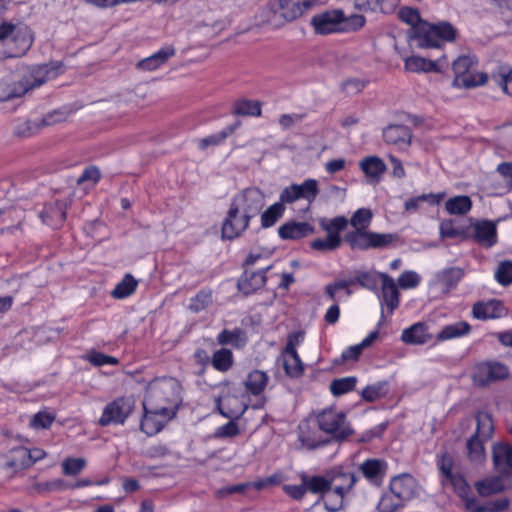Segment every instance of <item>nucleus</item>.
Returning <instances> with one entry per match:
<instances>
[{
  "label": "nucleus",
  "mask_w": 512,
  "mask_h": 512,
  "mask_svg": "<svg viewBox=\"0 0 512 512\" xmlns=\"http://www.w3.org/2000/svg\"><path fill=\"white\" fill-rule=\"evenodd\" d=\"M213 367L219 371H227L233 364L232 352L228 349H220L213 354Z\"/></svg>",
  "instance_id": "nucleus-52"
},
{
  "label": "nucleus",
  "mask_w": 512,
  "mask_h": 512,
  "mask_svg": "<svg viewBox=\"0 0 512 512\" xmlns=\"http://www.w3.org/2000/svg\"><path fill=\"white\" fill-rule=\"evenodd\" d=\"M384 141L405 150L411 143V133L406 126L391 125L383 131Z\"/></svg>",
  "instance_id": "nucleus-25"
},
{
  "label": "nucleus",
  "mask_w": 512,
  "mask_h": 512,
  "mask_svg": "<svg viewBox=\"0 0 512 512\" xmlns=\"http://www.w3.org/2000/svg\"><path fill=\"white\" fill-rule=\"evenodd\" d=\"M54 421V416L47 412H39L32 418L30 425L34 429H46Z\"/></svg>",
  "instance_id": "nucleus-63"
},
{
  "label": "nucleus",
  "mask_w": 512,
  "mask_h": 512,
  "mask_svg": "<svg viewBox=\"0 0 512 512\" xmlns=\"http://www.w3.org/2000/svg\"><path fill=\"white\" fill-rule=\"evenodd\" d=\"M63 71L61 63L53 62L13 72L0 80V102L20 97L46 81L55 79Z\"/></svg>",
  "instance_id": "nucleus-2"
},
{
  "label": "nucleus",
  "mask_w": 512,
  "mask_h": 512,
  "mask_svg": "<svg viewBox=\"0 0 512 512\" xmlns=\"http://www.w3.org/2000/svg\"><path fill=\"white\" fill-rule=\"evenodd\" d=\"M476 434L475 437L487 439L491 436L493 431V423L490 415L485 412H480L476 416Z\"/></svg>",
  "instance_id": "nucleus-47"
},
{
  "label": "nucleus",
  "mask_w": 512,
  "mask_h": 512,
  "mask_svg": "<svg viewBox=\"0 0 512 512\" xmlns=\"http://www.w3.org/2000/svg\"><path fill=\"white\" fill-rule=\"evenodd\" d=\"M357 479L352 472L344 471L342 468H335L329 471L325 476H312V479L308 482L312 493L322 491L328 486L339 487L341 492L348 495Z\"/></svg>",
  "instance_id": "nucleus-8"
},
{
  "label": "nucleus",
  "mask_w": 512,
  "mask_h": 512,
  "mask_svg": "<svg viewBox=\"0 0 512 512\" xmlns=\"http://www.w3.org/2000/svg\"><path fill=\"white\" fill-rule=\"evenodd\" d=\"M509 375L506 365L497 361L481 362L472 369V381L476 386H485L491 382L503 380Z\"/></svg>",
  "instance_id": "nucleus-12"
},
{
  "label": "nucleus",
  "mask_w": 512,
  "mask_h": 512,
  "mask_svg": "<svg viewBox=\"0 0 512 512\" xmlns=\"http://www.w3.org/2000/svg\"><path fill=\"white\" fill-rule=\"evenodd\" d=\"M470 325L465 321H457L444 326L436 335V340L443 342L461 338L470 333Z\"/></svg>",
  "instance_id": "nucleus-32"
},
{
  "label": "nucleus",
  "mask_w": 512,
  "mask_h": 512,
  "mask_svg": "<svg viewBox=\"0 0 512 512\" xmlns=\"http://www.w3.org/2000/svg\"><path fill=\"white\" fill-rule=\"evenodd\" d=\"M379 337L378 330L371 331L359 344L350 346L342 352L343 360H357L363 349L369 347Z\"/></svg>",
  "instance_id": "nucleus-37"
},
{
  "label": "nucleus",
  "mask_w": 512,
  "mask_h": 512,
  "mask_svg": "<svg viewBox=\"0 0 512 512\" xmlns=\"http://www.w3.org/2000/svg\"><path fill=\"white\" fill-rule=\"evenodd\" d=\"M398 16L401 19V21L407 23L412 27L413 35L416 38V28L422 24L426 23L425 21H422L419 15V12L416 9L405 7L401 8L398 12Z\"/></svg>",
  "instance_id": "nucleus-53"
},
{
  "label": "nucleus",
  "mask_w": 512,
  "mask_h": 512,
  "mask_svg": "<svg viewBox=\"0 0 512 512\" xmlns=\"http://www.w3.org/2000/svg\"><path fill=\"white\" fill-rule=\"evenodd\" d=\"M306 10L300 0H274L266 10L265 21L275 27L293 21L302 16Z\"/></svg>",
  "instance_id": "nucleus-7"
},
{
  "label": "nucleus",
  "mask_w": 512,
  "mask_h": 512,
  "mask_svg": "<svg viewBox=\"0 0 512 512\" xmlns=\"http://www.w3.org/2000/svg\"><path fill=\"white\" fill-rule=\"evenodd\" d=\"M315 494L321 495L324 506L329 512L341 510L344 506V500L347 497L346 494L341 492V488L331 486H328Z\"/></svg>",
  "instance_id": "nucleus-31"
},
{
  "label": "nucleus",
  "mask_w": 512,
  "mask_h": 512,
  "mask_svg": "<svg viewBox=\"0 0 512 512\" xmlns=\"http://www.w3.org/2000/svg\"><path fill=\"white\" fill-rule=\"evenodd\" d=\"M495 469L503 475L512 474V447L506 443H496L492 450Z\"/></svg>",
  "instance_id": "nucleus-21"
},
{
  "label": "nucleus",
  "mask_w": 512,
  "mask_h": 512,
  "mask_svg": "<svg viewBox=\"0 0 512 512\" xmlns=\"http://www.w3.org/2000/svg\"><path fill=\"white\" fill-rule=\"evenodd\" d=\"M360 168L372 181H378L386 170V165L377 156H369L360 162Z\"/></svg>",
  "instance_id": "nucleus-33"
},
{
  "label": "nucleus",
  "mask_w": 512,
  "mask_h": 512,
  "mask_svg": "<svg viewBox=\"0 0 512 512\" xmlns=\"http://www.w3.org/2000/svg\"><path fill=\"white\" fill-rule=\"evenodd\" d=\"M474 237L485 247H492L497 242L496 225L490 221H478L473 224Z\"/></svg>",
  "instance_id": "nucleus-26"
},
{
  "label": "nucleus",
  "mask_w": 512,
  "mask_h": 512,
  "mask_svg": "<svg viewBox=\"0 0 512 512\" xmlns=\"http://www.w3.org/2000/svg\"><path fill=\"white\" fill-rule=\"evenodd\" d=\"M495 279L503 286L512 283V262L501 261L495 271Z\"/></svg>",
  "instance_id": "nucleus-56"
},
{
  "label": "nucleus",
  "mask_w": 512,
  "mask_h": 512,
  "mask_svg": "<svg viewBox=\"0 0 512 512\" xmlns=\"http://www.w3.org/2000/svg\"><path fill=\"white\" fill-rule=\"evenodd\" d=\"M299 440L301 444L307 449H314L324 443V441L316 434V432L310 431V425L308 422H303L300 425Z\"/></svg>",
  "instance_id": "nucleus-44"
},
{
  "label": "nucleus",
  "mask_w": 512,
  "mask_h": 512,
  "mask_svg": "<svg viewBox=\"0 0 512 512\" xmlns=\"http://www.w3.org/2000/svg\"><path fill=\"white\" fill-rule=\"evenodd\" d=\"M421 276L413 270H406L402 272L397 278V286L403 290L415 289L421 283Z\"/></svg>",
  "instance_id": "nucleus-49"
},
{
  "label": "nucleus",
  "mask_w": 512,
  "mask_h": 512,
  "mask_svg": "<svg viewBox=\"0 0 512 512\" xmlns=\"http://www.w3.org/2000/svg\"><path fill=\"white\" fill-rule=\"evenodd\" d=\"M472 314L476 319L487 320L501 318L507 314V309L498 300L478 302L473 306Z\"/></svg>",
  "instance_id": "nucleus-22"
},
{
  "label": "nucleus",
  "mask_w": 512,
  "mask_h": 512,
  "mask_svg": "<svg viewBox=\"0 0 512 512\" xmlns=\"http://www.w3.org/2000/svg\"><path fill=\"white\" fill-rule=\"evenodd\" d=\"M212 304V293L201 291L190 301L189 308L194 312H200Z\"/></svg>",
  "instance_id": "nucleus-58"
},
{
  "label": "nucleus",
  "mask_w": 512,
  "mask_h": 512,
  "mask_svg": "<svg viewBox=\"0 0 512 512\" xmlns=\"http://www.w3.org/2000/svg\"><path fill=\"white\" fill-rule=\"evenodd\" d=\"M266 202L265 194L257 187H249L236 193L231 205L251 218L255 217Z\"/></svg>",
  "instance_id": "nucleus-11"
},
{
  "label": "nucleus",
  "mask_w": 512,
  "mask_h": 512,
  "mask_svg": "<svg viewBox=\"0 0 512 512\" xmlns=\"http://www.w3.org/2000/svg\"><path fill=\"white\" fill-rule=\"evenodd\" d=\"M61 466L64 475L76 476L86 467V460L84 458L68 457L63 460Z\"/></svg>",
  "instance_id": "nucleus-55"
},
{
  "label": "nucleus",
  "mask_w": 512,
  "mask_h": 512,
  "mask_svg": "<svg viewBox=\"0 0 512 512\" xmlns=\"http://www.w3.org/2000/svg\"><path fill=\"white\" fill-rule=\"evenodd\" d=\"M371 220V210L368 208H360L352 215L350 224L355 229V231H363L369 227Z\"/></svg>",
  "instance_id": "nucleus-46"
},
{
  "label": "nucleus",
  "mask_w": 512,
  "mask_h": 512,
  "mask_svg": "<svg viewBox=\"0 0 512 512\" xmlns=\"http://www.w3.org/2000/svg\"><path fill=\"white\" fill-rule=\"evenodd\" d=\"M448 67L446 56L430 60L418 55H411L404 59V68L412 73H443Z\"/></svg>",
  "instance_id": "nucleus-14"
},
{
  "label": "nucleus",
  "mask_w": 512,
  "mask_h": 512,
  "mask_svg": "<svg viewBox=\"0 0 512 512\" xmlns=\"http://www.w3.org/2000/svg\"><path fill=\"white\" fill-rule=\"evenodd\" d=\"M250 280L253 281V285L251 287H248V274L246 273L243 279L239 283V288L244 293H250V291L255 290L265 283V277L262 272H255L252 273L250 276Z\"/></svg>",
  "instance_id": "nucleus-59"
},
{
  "label": "nucleus",
  "mask_w": 512,
  "mask_h": 512,
  "mask_svg": "<svg viewBox=\"0 0 512 512\" xmlns=\"http://www.w3.org/2000/svg\"><path fill=\"white\" fill-rule=\"evenodd\" d=\"M299 198L312 203L319 192L318 181L315 179H307L301 184H296Z\"/></svg>",
  "instance_id": "nucleus-45"
},
{
  "label": "nucleus",
  "mask_w": 512,
  "mask_h": 512,
  "mask_svg": "<svg viewBox=\"0 0 512 512\" xmlns=\"http://www.w3.org/2000/svg\"><path fill=\"white\" fill-rule=\"evenodd\" d=\"M447 483H450L452 485L454 491L461 499L467 497V495L471 493L470 486L465 481V479L460 475H454L453 477L446 481V484Z\"/></svg>",
  "instance_id": "nucleus-61"
},
{
  "label": "nucleus",
  "mask_w": 512,
  "mask_h": 512,
  "mask_svg": "<svg viewBox=\"0 0 512 512\" xmlns=\"http://www.w3.org/2000/svg\"><path fill=\"white\" fill-rule=\"evenodd\" d=\"M402 505L396 503L389 495H384L378 503L379 512H399Z\"/></svg>",
  "instance_id": "nucleus-64"
},
{
  "label": "nucleus",
  "mask_w": 512,
  "mask_h": 512,
  "mask_svg": "<svg viewBox=\"0 0 512 512\" xmlns=\"http://www.w3.org/2000/svg\"><path fill=\"white\" fill-rule=\"evenodd\" d=\"M357 383L354 376L335 379L330 384V391L333 395L339 396L352 391Z\"/></svg>",
  "instance_id": "nucleus-50"
},
{
  "label": "nucleus",
  "mask_w": 512,
  "mask_h": 512,
  "mask_svg": "<svg viewBox=\"0 0 512 512\" xmlns=\"http://www.w3.org/2000/svg\"><path fill=\"white\" fill-rule=\"evenodd\" d=\"M175 49L172 46L161 48L153 55L138 62L137 67L143 71H153L164 65L169 58L174 56Z\"/></svg>",
  "instance_id": "nucleus-28"
},
{
  "label": "nucleus",
  "mask_w": 512,
  "mask_h": 512,
  "mask_svg": "<svg viewBox=\"0 0 512 512\" xmlns=\"http://www.w3.org/2000/svg\"><path fill=\"white\" fill-rule=\"evenodd\" d=\"M471 207L472 201L466 195L452 197L445 203V209L451 215H464L471 210Z\"/></svg>",
  "instance_id": "nucleus-38"
},
{
  "label": "nucleus",
  "mask_w": 512,
  "mask_h": 512,
  "mask_svg": "<svg viewBox=\"0 0 512 512\" xmlns=\"http://www.w3.org/2000/svg\"><path fill=\"white\" fill-rule=\"evenodd\" d=\"M351 281L341 280L326 286V293L333 301L347 299L351 295L349 285Z\"/></svg>",
  "instance_id": "nucleus-43"
},
{
  "label": "nucleus",
  "mask_w": 512,
  "mask_h": 512,
  "mask_svg": "<svg viewBox=\"0 0 512 512\" xmlns=\"http://www.w3.org/2000/svg\"><path fill=\"white\" fill-rule=\"evenodd\" d=\"M268 383V376L261 370H254L250 372L245 381L246 389L254 396L255 402L251 403L253 409H262L265 405V398L262 396L264 389Z\"/></svg>",
  "instance_id": "nucleus-19"
},
{
  "label": "nucleus",
  "mask_w": 512,
  "mask_h": 512,
  "mask_svg": "<svg viewBox=\"0 0 512 512\" xmlns=\"http://www.w3.org/2000/svg\"><path fill=\"white\" fill-rule=\"evenodd\" d=\"M312 479V476L303 474L301 476L302 483L300 485H285L283 487L284 492L293 499H301L307 491L312 493L310 484L308 482Z\"/></svg>",
  "instance_id": "nucleus-51"
},
{
  "label": "nucleus",
  "mask_w": 512,
  "mask_h": 512,
  "mask_svg": "<svg viewBox=\"0 0 512 512\" xmlns=\"http://www.w3.org/2000/svg\"><path fill=\"white\" fill-rule=\"evenodd\" d=\"M314 232L307 222L288 221L278 228V235L283 240H299Z\"/></svg>",
  "instance_id": "nucleus-23"
},
{
  "label": "nucleus",
  "mask_w": 512,
  "mask_h": 512,
  "mask_svg": "<svg viewBox=\"0 0 512 512\" xmlns=\"http://www.w3.org/2000/svg\"><path fill=\"white\" fill-rule=\"evenodd\" d=\"M179 393L180 385L174 378H157L148 384L141 420V430L145 434H157L175 416Z\"/></svg>",
  "instance_id": "nucleus-1"
},
{
  "label": "nucleus",
  "mask_w": 512,
  "mask_h": 512,
  "mask_svg": "<svg viewBox=\"0 0 512 512\" xmlns=\"http://www.w3.org/2000/svg\"><path fill=\"white\" fill-rule=\"evenodd\" d=\"M483 439L473 436L467 442L468 455L471 461L481 462L485 459Z\"/></svg>",
  "instance_id": "nucleus-54"
},
{
  "label": "nucleus",
  "mask_w": 512,
  "mask_h": 512,
  "mask_svg": "<svg viewBox=\"0 0 512 512\" xmlns=\"http://www.w3.org/2000/svg\"><path fill=\"white\" fill-rule=\"evenodd\" d=\"M136 400L133 396H122L109 402L103 409L99 418V425H121L131 415L135 408Z\"/></svg>",
  "instance_id": "nucleus-9"
},
{
  "label": "nucleus",
  "mask_w": 512,
  "mask_h": 512,
  "mask_svg": "<svg viewBox=\"0 0 512 512\" xmlns=\"http://www.w3.org/2000/svg\"><path fill=\"white\" fill-rule=\"evenodd\" d=\"M475 488L480 496L488 497L503 491L505 489V483L501 477H488L484 480L477 481Z\"/></svg>",
  "instance_id": "nucleus-35"
},
{
  "label": "nucleus",
  "mask_w": 512,
  "mask_h": 512,
  "mask_svg": "<svg viewBox=\"0 0 512 512\" xmlns=\"http://www.w3.org/2000/svg\"><path fill=\"white\" fill-rule=\"evenodd\" d=\"M491 80L505 94L512 96V69L510 67H497L491 74Z\"/></svg>",
  "instance_id": "nucleus-34"
},
{
  "label": "nucleus",
  "mask_w": 512,
  "mask_h": 512,
  "mask_svg": "<svg viewBox=\"0 0 512 512\" xmlns=\"http://www.w3.org/2000/svg\"><path fill=\"white\" fill-rule=\"evenodd\" d=\"M348 224L347 218L337 216L333 219H321L320 226L329 236H335L341 242L340 232L343 231Z\"/></svg>",
  "instance_id": "nucleus-40"
},
{
  "label": "nucleus",
  "mask_w": 512,
  "mask_h": 512,
  "mask_svg": "<svg viewBox=\"0 0 512 512\" xmlns=\"http://www.w3.org/2000/svg\"><path fill=\"white\" fill-rule=\"evenodd\" d=\"M389 392V383L387 381H379L372 385L366 386L362 390V397L368 402L377 401L385 397Z\"/></svg>",
  "instance_id": "nucleus-41"
},
{
  "label": "nucleus",
  "mask_w": 512,
  "mask_h": 512,
  "mask_svg": "<svg viewBox=\"0 0 512 512\" xmlns=\"http://www.w3.org/2000/svg\"><path fill=\"white\" fill-rule=\"evenodd\" d=\"M251 219L250 216L230 204L222 225V237L229 240L239 237L248 228Z\"/></svg>",
  "instance_id": "nucleus-15"
},
{
  "label": "nucleus",
  "mask_w": 512,
  "mask_h": 512,
  "mask_svg": "<svg viewBox=\"0 0 512 512\" xmlns=\"http://www.w3.org/2000/svg\"><path fill=\"white\" fill-rule=\"evenodd\" d=\"M281 359L288 376L299 377L303 373V363L297 352L283 351Z\"/></svg>",
  "instance_id": "nucleus-36"
},
{
  "label": "nucleus",
  "mask_w": 512,
  "mask_h": 512,
  "mask_svg": "<svg viewBox=\"0 0 512 512\" xmlns=\"http://www.w3.org/2000/svg\"><path fill=\"white\" fill-rule=\"evenodd\" d=\"M381 282L380 302L382 313L386 310L391 315L399 305V292L395 280L386 273L377 274Z\"/></svg>",
  "instance_id": "nucleus-16"
},
{
  "label": "nucleus",
  "mask_w": 512,
  "mask_h": 512,
  "mask_svg": "<svg viewBox=\"0 0 512 512\" xmlns=\"http://www.w3.org/2000/svg\"><path fill=\"white\" fill-rule=\"evenodd\" d=\"M234 420L235 419H231L228 423L216 428L213 434L214 438L230 439L236 437L240 433V429Z\"/></svg>",
  "instance_id": "nucleus-57"
},
{
  "label": "nucleus",
  "mask_w": 512,
  "mask_h": 512,
  "mask_svg": "<svg viewBox=\"0 0 512 512\" xmlns=\"http://www.w3.org/2000/svg\"><path fill=\"white\" fill-rule=\"evenodd\" d=\"M33 43L30 28L22 24L0 22V57H20Z\"/></svg>",
  "instance_id": "nucleus-4"
},
{
  "label": "nucleus",
  "mask_w": 512,
  "mask_h": 512,
  "mask_svg": "<svg viewBox=\"0 0 512 512\" xmlns=\"http://www.w3.org/2000/svg\"><path fill=\"white\" fill-rule=\"evenodd\" d=\"M340 241L335 236L327 235L323 239H315L311 242V247L317 251H332L339 247Z\"/></svg>",
  "instance_id": "nucleus-60"
},
{
  "label": "nucleus",
  "mask_w": 512,
  "mask_h": 512,
  "mask_svg": "<svg viewBox=\"0 0 512 512\" xmlns=\"http://www.w3.org/2000/svg\"><path fill=\"white\" fill-rule=\"evenodd\" d=\"M65 215V204L57 201L46 205L40 213V218L44 224L57 228L64 222Z\"/></svg>",
  "instance_id": "nucleus-27"
},
{
  "label": "nucleus",
  "mask_w": 512,
  "mask_h": 512,
  "mask_svg": "<svg viewBox=\"0 0 512 512\" xmlns=\"http://www.w3.org/2000/svg\"><path fill=\"white\" fill-rule=\"evenodd\" d=\"M456 29L447 22L422 23L416 28V39L421 48H438L443 42L456 38Z\"/></svg>",
  "instance_id": "nucleus-6"
},
{
  "label": "nucleus",
  "mask_w": 512,
  "mask_h": 512,
  "mask_svg": "<svg viewBox=\"0 0 512 512\" xmlns=\"http://www.w3.org/2000/svg\"><path fill=\"white\" fill-rule=\"evenodd\" d=\"M365 23L366 19L363 15L346 16L340 9L326 10L311 18V25L315 33L320 35L356 32L362 29Z\"/></svg>",
  "instance_id": "nucleus-3"
},
{
  "label": "nucleus",
  "mask_w": 512,
  "mask_h": 512,
  "mask_svg": "<svg viewBox=\"0 0 512 512\" xmlns=\"http://www.w3.org/2000/svg\"><path fill=\"white\" fill-rule=\"evenodd\" d=\"M219 413L229 419H238L248 408L244 399L228 392L216 399Z\"/></svg>",
  "instance_id": "nucleus-18"
},
{
  "label": "nucleus",
  "mask_w": 512,
  "mask_h": 512,
  "mask_svg": "<svg viewBox=\"0 0 512 512\" xmlns=\"http://www.w3.org/2000/svg\"><path fill=\"white\" fill-rule=\"evenodd\" d=\"M137 286V280L131 274H126L115 286L111 295L115 299H125L135 292Z\"/></svg>",
  "instance_id": "nucleus-39"
},
{
  "label": "nucleus",
  "mask_w": 512,
  "mask_h": 512,
  "mask_svg": "<svg viewBox=\"0 0 512 512\" xmlns=\"http://www.w3.org/2000/svg\"><path fill=\"white\" fill-rule=\"evenodd\" d=\"M477 59L473 55H461L452 63L454 88H474L485 84L488 80L486 73L476 71Z\"/></svg>",
  "instance_id": "nucleus-5"
},
{
  "label": "nucleus",
  "mask_w": 512,
  "mask_h": 512,
  "mask_svg": "<svg viewBox=\"0 0 512 512\" xmlns=\"http://www.w3.org/2000/svg\"><path fill=\"white\" fill-rule=\"evenodd\" d=\"M394 237L391 234L375 233L370 231H354L347 237L353 248L369 249L380 248L389 245Z\"/></svg>",
  "instance_id": "nucleus-13"
},
{
  "label": "nucleus",
  "mask_w": 512,
  "mask_h": 512,
  "mask_svg": "<svg viewBox=\"0 0 512 512\" xmlns=\"http://www.w3.org/2000/svg\"><path fill=\"white\" fill-rule=\"evenodd\" d=\"M85 358L95 366L116 365L118 363L116 358L96 351L89 352Z\"/></svg>",
  "instance_id": "nucleus-62"
},
{
  "label": "nucleus",
  "mask_w": 512,
  "mask_h": 512,
  "mask_svg": "<svg viewBox=\"0 0 512 512\" xmlns=\"http://www.w3.org/2000/svg\"><path fill=\"white\" fill-rule=\"evenodd\" d=\"M319 428L337 439L348 437L352 429L346 421V416L342 411L334 408L324 409L317 416Z\"/></svg>",
  "instance_id": "nucleus-10"
},
{
  "label": "nucleus",
  "mask_w": 512,
  "mask_h": 512,
  "mask_svg": "<svg viewBox=\"0 0 512 512\" xmlns=\"http://www.w3.org/2000/svg\"><path fill=\"white\" fill-rule=\"evenodd\" d=\"M431 336L428 333V327L423 322H417L404 329L401 334V340L406 344L420 345L428 342Z\"/></svg>",
  "instance_id": "nucleus-29"
},
{
  "label": "nucleus",
  "mask_w": 512,
  "mask_h": 512,
  "mask_svg": "<svg viewBox=\"0 0 512 512\" xmlns=\"http://www.w3.org/2000/svg\"><path fill=\"white\" fill-rule=\"evenodd\" d=\"M463 274L460 268L452 267L444 269L435 274L430 282V287L437 289L441 293H447L461 280Z\"/></svg>",
  "instance_id": "nucleus-20"
},
{
  "label": "nucleus",
  "mask_w": 512,
  "mask_h": 512,
  "mask_svg": "<svg viewBox=\"0 0 512 512\" xmlns=\"http://www.w3.org/2000/svg\"><path fill=\"white\" fill-rule=\"evenodd\" d=\"M390 490L399 500L407 502L418 495L419 487L410 474H401L391 479Z\"/></svg>",
  "instance_id": "nucleus-17"
},
{
  "label": "nucleus",
  "mask_w": 512,
  "mask_h": 512,
  "mask_svg": "<svg viewBox=\"0 0 512 512\" xmlns=\"http://www.w3.org/2000/svg\"><path fill=\"white\" fill-rule=\"evenodd\" d=\"M234 112L243 116H259L261 104L259 101L243 99L235 103Z\"/></svg>",
  "instance_id": "nucleus-48"
},
{
  "label": "nucleus",
  "mask_w": 512,
  "mask_h": 512,
  "mask_svg": "<svg viewBox=\"0 0 512 512\" xmlns=\"http://www.w3.org/2000/svg\"><path fill=\"white\" fill-rule=\"evenodd\" d=\"M284 212L285 206H283L279 201L270 205L261 214V226L263 228L272 227L284 215Z\"/></svg>",
  "instance_id": "nucleus-42"
},
{
  "label": "nucleus",
  "mask_w": 512,
  "mask_h": 512,
  "mask_svg": "<svg viewBox=\"0 0 512 512\" xmlns=\"http://www.w3.org/2000/svg\"><path fill=\"white\" fill-rule=\"evenodd\" d=\"M29 449L16 447L3 456L5 467L16 472L29 467Z\"/></svg>",
  "instance_id": "nucleus-30"
},
{
  "label": "nucleus",
  "mask_w": 512,
  "mask_h": 512,
  "mask_svg": "<svg viewBox=\"0 0 512 512\" xmlns=\"http://www.w3.org/2000/svg\"><path fill=\"white\" fill-rule=\"evenodd\" d=\"M360 470L369 483L380 486L386 475L387 464L383 460L368 459L361 464Z\"/></svg>",
  "instance_id": "nucleus-24"
}]
</instances>
